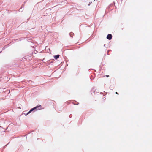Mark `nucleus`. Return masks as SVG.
I'll return each mask as SVG.
<instances>
[{
    "label": "nucleus",
    "instance_id": "1",
    "mask_svg": "<svg viewBox=\"0 0 152 152\" xmlns=\"http://www.w3.org/2000/svg\"><path fill=\"white\" fill-rule=\"evenodd\" d=\"M42 109V106L41 105H39V106H37L35 107H34L33 108H32L31 110L29 111L26 114H25L26 116L28 114H29L30 113H31L32 111L36 109V110H40Z\"/></svg>",
    "mask_w": 152,
    "mask_h": 152
},
{
    "label": "nucleus",
    "instance_id": "2",
    "mask_svg": "<svg viewBox=\"0 0 152 152\" xmlns=\"http://www.w3.org/2000/svg\"><path fill=\"white\" fill-rule=\"evenodd\" d=\"M112 35L110 34H108L107 37V39L109 40H111L112 38Z\"/></svg>",
    "mask_w": 152,
    "mask_h": 152
},
{
    "label": "nucleus",
    "instance_id": "3",
    "mask_svg": "<svg viewBox=\"0 0 152 152\" xmlns=\"http://www.w3.org/2000/svg\"><path fill=\"white\" fill-rule=\"evenodd\" d=\"M59 55H56L54 56V58L56 60L59 57Z\"/></svg>",
    "mask_w": 152,
    "mask_h": 152
},
{
    "label": "nucleus",
    "instance_id": "4",
    "mask_svg": "<svg viewBox=\"0 0 152 152\" xmlns=\"http://www.w3.org/2000/svg\"><path fill=\"white\" fill-rule=\"evenodd\" d=\"M69 35L71 37H73V36L74 35V34L72 32H71L69 34Z\"/></svg>",
    "mask_w": 152,
    "mask_h": 152
},
{
    "label": "nucleus",
    "instance_id": "5",
    "mask_svg": "<svg viewBox=\"0 0 152 152\" xmlns=\"http://www.w3.org/2000/svg\"><path fill=\"white\" fill-rule=\"evenodd\" d=\"M23 7H22L20 9H19V11L20 12H22L23 11Z\"/></svg>",
    "mask_w": 152,
    "mask_h": 152
},
{
    "label": "nucleus",
    "instance_id": "6",
    "mask_svg": "<svg viewBox=\"0 0 152 152\" xmlns=\"http://www.w3.org/2000/svg\"><path fill=\"white\" fill-rule=\"evenodd\" d=\"M7 46H4L3 48L2 49V50H4L5 49V48H7Z\"/></svg>",
    "mask_w": 152,
    "mask_h": 152
},
{
    "label": "nucleus",
    "instance_id": "7",
    "mask_svg": "<svg viewBox=\"0 0 152 152\" xmlns=\"http://www.w3.org/2000/svg\"><path fill=\"white\" fill-rule=\"evenodd\" d=\"M116 94H118L117 93V92H116Z\"/></svg>",
    "mask_w": 152,
    "mask_h": 152
},
{
    "label": "nucleus",
    "instance_id": "8",
    "mask_svg": "<svg viewBox=\"0 0 152 152\" xmlns=\"http://www.w3.org/2000/svg\"><path fill=\"white\" fill-rule=\"evenodd\" d=\"M0 128H2L1 126H0Z\"/></svg>",
    "mask_w": 152,
    "mask_h": 152
},
{
    "label": "nucleus",
    "instance_id": "9",
    "mask_svg": "<svg viewBox=\"0 0 152 152\" xmlns=\"http://www.w3.org/2000/svg\"><path fill=\"white\" fill-rule=\"evenodd\" d=\"M11 124H10L9 125H11Z\"/></svg>",
    "mask_w": 152,
    "mask_h": 152
},
{
    "label": "nucleus",
    "instance_id": "10",
    "mask_svg": "<svg viewBox=\"0 0 152 152\" xmlns=\"http://www.w3.org/2000/svg\"><path fill=\"white\" fill-rule=\"evenodd\" d=\"M3 132H5V130H4V131H3Z\"/></svg>",
    "mask_w": 152,
    "mask_h": 152
},
{
    "label": "nucleus",
    "instance_id": "11",
    "mask_svg": "<svg viewBox=\"0 0 152 152\" xmlns=\"http://www.w3.org/2000/svg\"><path fill=\"white\" fill-rule=\"evenodd\" d=\"M108 76H109V75H108V76H107V77H108Z\"/></svg>",
    "mask_w": 152,
    "mask_h": 152
}]
</instances>
